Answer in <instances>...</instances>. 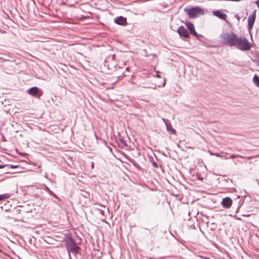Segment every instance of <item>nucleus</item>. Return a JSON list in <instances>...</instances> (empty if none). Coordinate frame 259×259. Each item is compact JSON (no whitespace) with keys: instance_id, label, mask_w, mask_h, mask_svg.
<instances>
[{"instance_id":"obj_1","label":"nucleus","mask_w":259,"mask_h":259,"mask_svg":"<svg viewBox=\"0 0 259 259\" xmlns=\"http://www.w3.org/2000/svg\"><path fill=\"white\" fill-rule=\"evenodd\" d=\"M222 42L230 47H235L241 51H248L251 46L244 36L238 35L233 32L224 33L221 35Z\"/></svg>"},{"instance_id":"obj_2","label":"nucleus","mask_w":259,"mask_h":259,"mask_svg":"<svg viewBox=\"0 0 259 259\" xmlns=\"http://www.w3.org/2000/svg\"><path fill=\"white\" fill-rule=\"evenodd\" d=\"M63 241L65 242L66 248L72 253L76 254L78 250L80 248L78 246L71 236H66L63 238Z\"/></svg>"},{"instance_id":"obj_3","label":"nucleus","mask_w":259,"mask_h":259,"mask_svg":"<svg viewBox=\"0 0 259 259\" xmlns=\"http://www.w3.org/2000/svg\"><path fill=\"white\" fill-rule=\"evenodd\" d=\"M185 11L190 18H195L203 14V10L198 7L190 9H185Z\"/></svg>"},{"instance_id":"obj_4","label":"nucleus","mask_w":259,"mask_h":259,"mask_svg":"<svg viewBox=\"0 0 259 259\" xmlns=\"http://www.w3.org/2000/svg\"><path fill=\"white\" fill-rule=\"evenodd\" d=\"M27 92L28 94L34 97L39 98L41 95V94L39 95V89L36 87H33L28 89Z\"/></svg>"},{"instance_id":"obj_5","label":"nucleus","mask_w":259,"mask_h":259,"mask_svg":"<svg viewBox=\"0 0 259 259\" xmlns=\"http://www.w3.org/2000/svg\"><path fill=\"white\" fill-rule=\"evenodd\" d=\"M177 32L181 36H183L185 38H188L189 37V33L187 30L183 26H181L178 27Z\"/></svg>"},{"instance_id":"obj_6","label":"nucleus","mask_w":259,"mask_h":259,"mask_svg":"<svg viewBox=\"0 0 259 259\" xmlns=\"http://www.w3.org/2000/svg\"><path fill=\"white\" fill-rule=\"evenodd\" d=\"M114 22L119 25H125L127 24L126 18L121 16L114 18Z\"/></svg>"},{"instance_id":"obj_7","label":"nucleus","mask_w":259,"mask_h":259,"mask_svg":"<svg viewBox=\"0 0 259 259\" xmlns=\"http://www.w3.org/2000/svg\"><path fill=\"white\" fill-rule=\"evenodd\" d=\"M186 25L188 29L189 30L191 34L198 38V34H197L195 30L194 24L191 22H186Z\"/></svg>"},{"instance_id":"obj_8","label":"nucleus","mask_w":259,"mask_h":259,"mask_svg":"<svg viewBox=\"0 0 259 259\" xmlns=\"http://www.w3.org/2000/svg\"><path fill=\"white\" fill-rule=\"evenodd\" d=\"M212 14L217 17L227 22V15L225 13H222L220 10L214 11L212 12Z\"/></svg>"},{"instance_id":"obj_9","label":"nucleus","mask_w":259,"mask_h":259,"mask_svg":"<svg viewBox=\"0 0 259 259\" xmlns=\"http://www.w3.org/2000/svg\"><path fill=\"white\" fill-rule=\"evenodd\" d=\"M221 204L224 208H229L232 205V200L229 197H225L223 199Z\"/></svg>"},{"instance_id":"obj_10","label":"nucleus","mask_w":259,"mask_h":259,"mask_svg":"<svg viewBox=\"0 0 259 259\" xmlns=\"http://www.w3.org/2000/svg\"><path fill=\"white\" fill-rule=\"evenodd\" d=\"M162 120L164 122L166 127V130L169 132V133L170 134L175 135L176 133V131L173 128V127H172V126L170 124H168L166 123V121H167V120L165 119L164 118H162Z\"/></svg>"},{"instance_id":"obj_11","label":"nucleus","mask_w":259,"mask_h":259,"mask_svg":"<svg viewBox=\"0 0 259 259\" xmlns=\"http://www.w3.org/2000/svg\"><path fill=\"white\" fill-rule=\"evenodd\" d=\"M116 142L120 148L124 149L127 146L126 142L123 139L120 138L118 140H116Z\"/></svg>"},{"instance_id":"obj_12","label":"nucleus","mask_w":259,"mask_h":259,"mask_svg":"<svg viewBox=\"0 0 259 259\" xmlns=\"http://www.w3.org/2000/svg\"><path fill=\"white\" fill-rule=\"evenodd\" d=\"M256 18V11L254 10L252 14L248 17V23L254 24Z\"/></svg>"},{"instance_id":"obj_13","label":"nucleus","mask_w":259,"mask_h":259,"mask_svg":"<svg viewBox=\"0 0 259 259\" xmlns=\"http://www.w3.org/2000/svg\"><path fill=\"white\" fill-rule=\"evenodd\" d=\"M253 82L256 87L259 88V76L256 74H255L253 76Z\"/></svg>"},{"instance_id":"obj_14","label":"nucleus","mask_w":259,"mask_h":259,"mask_svg":"<svg viewBox=\"0 0 259 259\" xmlns=\"http://www.w3.org/2000/svg\"><path fill=\"white\" fill-rule=\"evenodd\" d=\"M9 198V195L8 194H1L0 195V201L7 199Z\"/></svg>"},{"instance_id":"obj_15","label":"nucleus","mask_w":259,"mask_h":259,"mask_svg":"<svg viewBox=\"0 0 259 259\" xmlns=\"http://www.w3.org/2000/svg\"><path fill=\"white\" fill-rule=\"evenodd\" d=\"M253 24L248 23V29L250 31L253 28Z\"/></svg>"},{"instance_id":"obj_16","label":"nucleus","mask_w":259,"mask_h":259,"mask_svg":"<svg viewBox=\"0 0 259 259\" xmlns=\"http://www.w3.org/2000/svg\"><path fill=\"white\" fill-rule=\"evenodd\" d=\"M99 140H100L102 143H103L105 145V146H107V142H106L104 139H102V138H100V139H99Z\"/></svg>"},{"instance_id":"obj_17","label":"nucleus","mask_w":259,"mask_h":259,"mask_svg":"<svg viewBox=\"0 0 259 259\" xmlns=\"http://www.w3.org/2000/svg\"><path fill=\"white\" fill-rule=\"evenodd\" d=\"M209 152L210 153V155H215V156H217L218 157L220 156V154H218V153H212V152H211L210 151H209Z\"/></svg>"},{"instance_id":"obj_18","label":"nucleus","mask_w":259,"mask_h":259,"mask_svg":"<svg viewBox=\"0 0 259 259\" xmlns=\"http://www.w3.org/2000/svg\"><path fill=\"white\" fill-rule=\"evenodd\" d=\"M46 189L50 194H52L53 192L48 187H46Z\"/></svg>"},{"instance_id":"obj_19","label":"nucleus","mask_w":259,"mask_h":259,"mask_svg":"<svg viewBox=\"0 0 259 259\" xmlns=\"http://www.w3.org/2000/svg\"><path fill=\"white\" fill-rule=\"evenodd\" d=\"M152 164L156 168H157L158 167V164L156 162H153Z\"/></svg>"},{"instance_id":"obj_20","label":"nucleus","mask_w":259,"mask_h":259,"mask_svg":"<svg viewBox=\"0 0 259 259\" xmlns=\"http://www.w3.org/2000/svg\"><path fill=\"white\" fill-rule=\"evenodd\" d=\"M255 4H256L258 8L259 9V0H256L255 2Z\"/></svg>"},{"instance_id":"obj_21","label":"nucleus","mask_w":259,"mask_h":259,"mask_svg":"<svg viewBox=\"0 0 259 259\" xmlns=\"http://www.w3.org/2000/svg\"><path fill=\"white\" fill-rule=\"evenodd\" d=\"M106 146H107V148L109 149V150L110 151V152L112 153V148L107 145Z\"/></svg>"},{"instance_id":"obj_22","label":"nucleus","mask_w":259,"mask_h":259,"mask_svg":"<svg viewBox=\"0 0 259 259\" xmlns=\"http://www.w3.org/2000/svg\"><path fill=\"white\" fill-rule=\"evenodd\" d=\"M10 167L12 168H16L17 167V165H10Z\"/></svg>"},{"instance_id":"obj_23","label":"nucleus","mask_w":259,"mask_h":259,"mask_svg":"<svg viewBox=\"0 0 259 259\" xmlns=\"http://www.w3.org/2000/svg\"><path fill=\"white\" fill-rule=\"evenodd\" d=\"M51 195H52L55 198H58L57 196L55 194H54L53 193H52V194Z\"/></svg>"},{"instance_id":"obj_24","label":"nucleus","mask_w":259,"mask_h":259,"mask_svg":"<svg viewBox=\"0 0 259 259\" xmlns=\"http://www.w3.org/2000/svg\"><path fill=\"white\" fill-rule=\"evenodd\" d=\"M100 213L102 214V215H104V211L102 210H100Z\"/></svg>"},{"instance_id":"obj_25","label":"nucleus","mask_w":259,"mask_h":259,"mask_svg":"<svg viewBox=\"0 0 259 259\" xmlns=\"http://www.w3.org/2000/svg\"><path fill=\"white\" fill-rule=\"evenodd\" d=\"M5 166V165H1L0 164V169L4 168Z\"/></svg>"},{"instance_id":"obj_26","label":"nucleus","mask_w":259,"mask_h":259,"mask_svg":"<svg viewBox=\"0 0 259 259\" xmlns=\"http://www.w3.org/2000/svg\"><path fill=\"white\" fill-rule=\"evenodd\" d=\"M230 157L233 158L237 157V156H235L234 155H232Z\"/></svg>"},{"instance_id":"obj_27","label":"nucleus","mask_w":259,"mask_h":259,"mask_svg":"<svg viewBox=\"0 0 259 259\" xmlns=\"http://www.w3.org/2000/svg\"><path fill=\"white\" fill-rule=\"evenodd\" d=\"M0 32H1V33H5V32H5V31H4V30H0Z\"/></svg>"},{"instance_id":"obj_28","label":"nucleus","mask_w":259,"mask_h":259,"mask_svg":"<svg viewBox=\"0 0 259 259\" xmlns=\"http://www.w3.org/2000/svg\"><path fill=\"white\" fill-rule=\"evenodd\" d=\"M200 37H202V35H201V34H198V38H199Z\"/></svg>"},{"instance_id":"obj_29","label":"nucleus","mask_w":259,"mask_h":259,"mask_svg":"<svg viewBox=\"0 0 259 259\" xmlns=\"http://www.w3.org/2000/svg\"><path fill=\"white\" fill-rule=\"evenodd\" d=\"M95 136L96 139H98V137L97 136L96 134H95Z\"/></svg>"},{"instance_id":"obj_30","label":"nucleus","mask_w":259,"mask_h":259,"mask_svg":"<svg viewBox=\"0 0 259 259\" xmlns=\"http://www.w3.org/2000/svg\"><path fill=\"white\" fill-rule=\"evenodd\" d=\"M236 17H237V19H238V20H239V17L238 16H236Z\"/></svg>"},{"instance_id":"obj_31","label":"nucleus","mask_w":259,"mask_h":259,"mask_svg":"<svg viewBox=\"0 0 259 259\" xmlns=\"http://www.w3.org/2000/svg\"><path fill=\"white\" fill-rule=\"evenodd\" d=\"M205 259H210V258H205Z\"/></svg>"}]
</instances>
